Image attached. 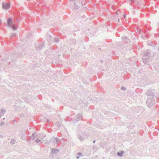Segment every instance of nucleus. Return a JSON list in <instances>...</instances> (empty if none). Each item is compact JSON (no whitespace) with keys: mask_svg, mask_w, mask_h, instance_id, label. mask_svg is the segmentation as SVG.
I'll use <instances>...</instances> for the list:
<instances>
[{"mask_svg":"<svg viewBox=\"0 0 159 159\" xmlns=\"http://www.w3.org/2000/svg\"><path fill=\"white\" fill-rule=\"evenodd\" d=\"M150 52L151 51L148 49L145 50L143 52L142 60L144 64H148L149 61L151 57Z\"/></svg>","mask_w":159,"mask_h":159,"instance_id":"f257e3e1","label":"nucleus"},{"mask_svg":"<svg viewBox=\"0 0 159 159\" xmlns=\"http://www.w3.org/2000/svg\"><path fill=\"white\" fill-rule=\"evenodd\" d=\"M156 102L153 97H148L146 101V104L148 107L151 108L155 104Z\"/></svg>","mask_w":159,"mask_h":159,"instance_id":"f03ea898","label":"nucleus"},{"mask_svg":"<svg viewBox=\"0 0 159 159\" xmlns=\"http://www.w3.org/2000/svg\"><path fill=\"white\" fill-rule=\"evenodd\" d=\"M88 133L86 132L83 131L79 133L78 137L80 141H83L84 139L87 138Z\"/></svg>","mask_w":159,"mask_h":159,"instance_id":"7ed1b4c3","label":"nucleus"},{"mask_svg":"<svg viewBox=\"0 0 159 159\" xmlns=\"http://www.w3.org/2000/svg\"><path fill=\"white\" fill-rule=\"evenodd\" d=\"M156 94L157 92L155 90L152 89L148 90L146 93V94L148 97L153 98Z\"/></svg>","mask_w":159,"mask_h":159,"instance_id":"20e7f679","label":"nucleus"},{"mask_svg":"<svg viewBox=\"0 0 159 159\" xmlns=\"http://www.w3.org/2000/svg\"><path fill=\"white\" fill-rule=\"evenodd\" d=\"M82 115L80 114H78L76 115L75 119L73 120V122L75 123H76L78 121L81 119Z\"/></svg>","mask_w":159,"mask_h":159,"instance_id":"39448f33","label":"nucleus"},{"mask_svg":"<svg viewBox=\"0 0 159 159\" xmlns=\"http://www.w3.org/2000/svg\"><path fill=\"white\" fill-rule=\"evenodd\" d=\"M44 45V43H40L39 44L36 45L35 48L37 50H40L42 49Z\"/></svg>","mask_w":159,"mask_h":159,"instance_id":"423d86ee","label":"nucleus"},{"mask_svg":"<svg viewBox=\"0 0 159 159\" xmlns=\"http://www.w3.org/2000/svg\"><path fill=\"white\" fill-rule=\"evenodd\" d=\"M2 7L5 10L8 9L10 7V5L8 3H2Z\"/></svg>","mask_w":159,"mask_h":159,"instance_id":"0eeeda50","label":"nucleus"},{"mask_svg":"<svg viewBox=\"0 0 159 159\" xmlns=\"http://www.w3.org/2000/svg\"><path fill=\"white\" fill-rule=\"evenodd\" d=\"M12 19L11 18H9L7 20V26L9 27L12 26V25L13 24Z\"/></svg>","mask_w":159,"mask_h":159,"instance_id":"6e6552de","label":"nucleus"},{"mask_svg":"<svg viewBox=\"0 0 159 159\" xmlns=\"http://www.w3.org/2000/svg\"><path fill=\"white\" fill-rule=\"evenodd\" d=\"M37 137V135H35L34 134V133H32V135L31 136H29V138L27 139V140L26 141L27 142H29L30 140L31 139H32V140H34V139L36 138Z\"/></svg>","mask_w":159,"mask_h":159,"instance_id":"1a4fd4ad","label":"nucleus"},{"mask_svg":"<svg viewBox=\"0 0 159 159\" xmlns=\"http://www.w3.org/2000/svg\"><path fill=\"white\" fill-rule=\"evenodd\" d=\"M14 20L17 22H19L21 20L20 17V15H17L14 16Z\"/></svg>","mask_w":159,"mask_h":159,"instance_id":"9d476101","label":"nucleus"},{"mask_svg":"<svg viewBox=\"0 0 159 159\" xmlns=\"http://www.w3.org/2000/svg\"><path fill=\"white\" fill-rule=\"evenodd\" d=\"M60 151L59 150L57 149L52 148L51 150L52 153L56 154Z\"/></svg>","mask_w":159,"mask_h":159,"instance_id":"9b49d317","label":"nucleus"},{"mask_svg":"<svg viewBox=\"0 0 159 159\" xmlns=\"http://www.w3.org/2000/svg\"><path fill=\"white\" fill-rule=\"evenodd\" d=\"M125 153V152L123 150H121L120 152H117L116 154V155L119 156L120 157L123 156V154Z\"/></svg>","mask_w":159,"mask_h":159,"instance_id":"f8f14e48","label":"nucleus"},{"mask_svg":"<svg viewBox=\"0 0 159 159\" xmlns=\"http://www.w3.org/2000/svg\"><path fill=\"white\" fill-rule=\"evenodd\" d=\"M6 111V110L4 108H2L0 110V115H4Z\"/></svg>","mask_w":159,"mask_h":159,"instance_id":"ddd939ff","label":"nucleus"},{"mask_svg":"<svg viewBox=\"0 0 159 159\" xmlns=\"http://www.w3.org/2000/svg\"><path fill=\"white\" fill-rule=\"evenodd\" d=\"M11 28L14 30H16L18 28V26L17 25H15L13 24L12 25V26L11 27Z\"/></svg>","mask_w":159,"mask_h":159,"instance_id":"4468645a","label":"nucleus"},{"mask_svg":"<svg viewBox=\"0 0 159 159\" xmlns=\"http://www.w3.org/2000/svg\"><path fill=\"white\" fill-rule=\"evenodd\" d=\"M47 40L49 42L51 43V42H52V37L51 35H47Z\"/></svg>","mask_w":159,"mask_h":159,"instance_id":"2eb2a0df","label":"nucleus"},{"mask_svg":"<svg viewBox=\"0 0 159 159\" xmlns=\"http://www.w3.org/2000/svg\"><path fill=\"white\" fill-rule=\"evenodd\" d=\"M54 42L55 43H58L60 41L59 39L57 37H55V36L54 37Z\"/></svg>","mask_w":159,"mask_h":159,"instance_id":"dca6fc26","label":"nucleus"},{"mask_svg":"<svg viewBox=\"0 0 159 159\" xmlns=\"http://www.w3.org/2000/svg\"><path fill=\"white\" fill-rule=\"evenodd\" d=\"M83 155L81 152H78L77 153L76 157L78 159L80 156H82Z\"/></svg>","mask_w":159,"mask_h":159,"instance_id":"f3484780","label":"nucleus"},{"mask_svg":"<svg viewBox=\"0 0 159 159\" xmlns=\"http://www.w3.org/2000/svg\"><path fill=\"white\" fill-rule=\"evenodd\" d=\"M74 5L75 8L77 9H79L80 7V6L79 5H77L75 2L74 3Z\"/></svg>","mask_w":159,"mask_h":159,"instance_id":"a211bd4d","label":"nucleus"},{"mask_svg":"<svg viewBox=\"0 0 159 159\" xmlns=\"http://www.w3.org/2000/svg\"><path fill=\"white\" fill-rule=\"evenodd\" d=\"M16 33H11V34L10 36H11V38H12L13 36H16Z\"/></svg>","mask_w":159,"mask_h":159,"instance_id":"6ab92c4d","label":"nucleus"},{"mask_svg":"<svg viewBox=\"0 0 159 159\" xmlns=\"http://www.w3.org/2000/svg\"><path fill=\"white\" fill-rule=\"evenodd\" d=\"M16 140L14 139H11V142L10 143L11 144H14L15 143Z\"/></svg>","mask_w":159,"mask_h":159,"instance_id":"aec40b11","label":"nucleus"},{"mask_svg":"<svg viewBox=\"0 0 159 159\" xmlns=\"http://www.w3.org/2000/svg\"><path fill=\"white\" fill-rule=\"evenodd\" d=\"M5 123L4 122L2 121L1 122H0V126L2 127L3 126L5 125Z\"/></svg>","mask_w":159,"mask_h":159,"instance_id":"412c9836","label":"nucleus"},{"mask_svg":"<svg viewBox=\"0 0 159 159\" xmlns=\"http://www.w3.org/2000/svg\"><path fill=\"white\" fill-rule=\"evenodd\" d=\"M121 39H122V40L124 41V40H126L128 39L126 37H122Z\"/></svg>","mask_w":159,"mask_h":159,"instance_id":"4be33fe9","label":"nucleus"},{"mask_svg":"<svg viewBox=\"0 0 159 159\" xmlns=\"http://www.w3.org/2000/svg\"><path fill=\"white\" fill-rule=\"evenodd\" d=\"M41 141V140L39 139L38 138H37V139H36L35 142L36 143H39Z\"/></svg>","mask_w":159,"mask_h":159,"instance_id":"5701e85b","label":"nucleus"},{"mask_svg":"<svg viewBox=\"0 0 159 159\" xmlns=\"http://www.w3.org/2000/svg\"><path fill=\"white\" fill-rule=\"evenodd\" d=\"M126 40V41L125 42L127 44H129L131 42V41H130V40L128 39Z\"/></svg>","mask_w":159,"mask_h":159,"instance_id":"b1692460","label":"nucleus"},{"mask_svg":"<svg viewBox=\"0 0 159 159\" xmlns=\"http://www.w3.org/2000/svg\"><path fill=\"white\" fill-rule=\"evenodd\" d=\"M72 44H75L76 43V40L75 39H72Z\"/></svg>","mask_w":159,"mask_h":159,"instance_id":"393cba45","label":"nucleus"},{"mask_svg":"<svg viewBox=\"0 0 159 159\" xmlns=\"http://www.w3.org/2000/svg\"><path fill=\"white\" fill-rule=\"evenodd\" d=\"M55 139L56 141L58 143L59 142V139L58 138H55Z\"/></svg>","mask_w":159,"mask_h":159,"instance_id":"a878e982","label":"nucleus"},{"mask_svg":"<svg viewBox=\"0 0 159 159\" xmlns=\"http://www.w3.org/2000/svg\"><path fill=\"white\" fill-rule=\"evenodd\" d=\"M121 89L122 90H124L125 89V87H121Z\"/></svg>","mask_w":159,"mask_h":159,"instance_id":"bb28decb","label":"nucleus"},{"mask_svg":"<svg viewBox=\"0 0 159 159\" xmlns=\"http://www.w3.org/2000/svg\"><path fill=\"white\" fill-rule=\"evenodd\" d=\"M57 126L59 127L60 128V124L59 123H58L57 124Z\"/></svg>","mask_w":159,"mask_h":159,"instance_id":"cd10ccee","label":"nucleus"},{"mask_svg":"<svg viewBox=\"0 0 159 159\" xmlns=\"http://www.w3.org/2000/svg\"><path fill=\"white\" fill-rule=\"evenodd\" d=\"M123 17L124 18H125L126 17V15L125 14H124L123 15Z\"/></svg>","mask_w":159,"mask_h":159,"instance_id":"c85d7f7f","label":"nucleus"},{"mask_svg":"<svg viewBox=\"0 0 159 159\" xmlns=\"http://www.w3.org/2000/svg\"><path fill=\"white\" fill-rule=\"evenodd\" d=\"M158 28L157 29L159 31V22L158 23Z\"/></svg>","mask_w":159,"mask_h":159,"instance_id":"c756f323","label":"nucleus"},{"mask_svg":"<svg viewBox=\"0 0 159 159\" xmlns=\"http://www.w3.org/2000/svg\"><path fill=\"white\" fill-rule=\"evenodd\" d=\"M49 120L48 119L47 120L46 122H49Z\"/></svg>","mask_w":159,"mask_h":159,"instance_id":"7c9ffc66","label":"nucleus"},{"mask_svg":"<svg viewBox=\"0 0 159 159\" xmlns=\"http://www.w3.org/2000/svg\"><path fill=\"white\" fill-rule=\"evenodd\" d=\"M70 2L75 1V0H69Z\"/></svg>","mask_w":159,"mask_h":159,"instance_id":"2f4dec72","label":"nucleus"},{"mask_svg":"<svg viewBox=\"0 0 159 159\" xmlns=\"http://www.w3.org/2000/svg\"><path fill=\"white\" fill-rule=\"evenodd\" d=\"M95 142H96V140H94L93 142V143H95Z\"/></svg>","mask_w":159,"mask_h":159,"instance_id":"473e14b6","label":"nucleus"},{"mask_svg":"<svg viewBox=\"0 0 159 159\" xmlns=\"http://www.w3.org/2000/svg\"><path fill=\"white\" fill-rule=\"evenodd\" d=\"M100 61H101V63L103 62V61L102 60H101Z\"/></svg>","mask_w":159,"mask_h":159,"instance_id":"72a5a7b5","label":"nucleus"},{"mask_svg":"<svg viewBox=\"0 0 159 159\" xmlns=\"http://www.w3.org/2000/svg\"><path fill=\"white\" fill-rule=\"evenodd\" d=\"M2 21L0 19V24L1 23Z\"/></svg>","mask_w":159,"mask_h":159,"instance_id":"f704fd0d","label":"nucleus"},{"mask_svg":"<svg viewBox=\"0 0 159 159\" xmlns=\"http://www.w3.org/2000/svg\"><path fill=\"white\" fill-rule=\"evenodd\" d=\"M152 43H151L150 44V45H151V46H152Z\"/></svg>","mask_w":159,"mask_h":159,"instance_id":"c9c22d12","label":"nucleus"},{"mask_svg":"<svg viewBox=\"0 0 159 159\" xmlns=\"http://www.w3.org/2000/svg\"><path fill=\"white\" fill-rule=\"evenodd\" d=\"M158 51H159V46L158 47Z\"/></svg>","mask_w":159,"mask_h":159,"instance_id":"e433bc0d","label":"nucleus"},{"mask_svg":"<svg viewBox=\"0 0 159 159\" xmlns=\"http://www.w3.org/2000/svg\"><path fill=\"white\" fill-rule=\"evenodd\" d=\"M118 22L120 21V19L119 18L118 19Z\"/></svg>","mask_w":159,"mask_h":159,"instance_id":"4c0bfd02","label":"nucleus"},{"mask_svg":"<svg viewBox=\"0 0 159 159\" xmlns=\"http://www.w3.org/2000/svg\"><path fill=\"white\" fill-rule=\"evenodd\" d=\"M131 2L134 1V0H130Z\"/></svg>","mask_w":159,"mask_h":159,"instance_id":"58836bf2","label":"nucleus"},{"mask_svg":"<svg viewBox=\"0 0 159 159\" xmlns=\"http://www.w3.org/2000/svg\"><path fill=\"white\" fill-rule=\"evenodd\" d=\"M157 99H159V98H158V97H157Z\"/></svg>","mask_w":159,"mask_h":159,"instance_id":"ea45409f","label":"nucleus"},{"mask_svg":"<svg viewBox=\"0 0 159 159\" xmlns=\"http://www.w3.org/2000/svg\"><path fill=\"white\" fill-rule=\"evenodd\" d=\"M2 115H0V118L1 117V116H2Z\"/></svg>","mask_w":159,"mask_h":159,"instance_id":"a19ab883","label":"nucleus"},{"mask_svg":"<svg viewBox=\"0 0 159 159\" xmlns=\"http://www.w3.org/2000/svg\"><path fill=\"white\" fill-rule=\"evenodd\" d=\"M98 49L99 50H101V48H99Z\"/></svg>","mask_w":159,"mask_h":159,"instance_id":"79ce46f5","label":"nucleus"},{"mask_svg":"<svg viewBox=\"0 0 159 159\" xmlns=\"http://www.w3.org/2000/svg\"><path fill=\"white\" fill-rule=\"evenodd\" d=\"M142 108L143 109V110H144V108L143 107Z\"/></svg>","mask_w":159,"mask_h":159,"instance_id":"37998d69","label":"nucleus"},{"mask_svg":"<svg viewBox=\"0 0 159 159\" xmlns=\"http://www.w3.org/2000/svg\"><path fill=\"white\" fill-rule=\"evenodd\" d=\"M5 119V118H3V120H4Z\"/></svg>","mask_w":159,"mask_h":159,"instance_id":"c03bdc74","label":"nucleus"},{"mask_svg":"<svg viewBox=\"0 0 159 159\" xmlns=\"http://www.w3.org/2000/svg\"><path fill=\"white\" fill-rule=\"evenodd\" d=\"M139 71L140 72H141L140 70H139Z\"/></svg>","mask_w":159,"mask_h":159,"instance_id":"a18cd8bd","label":"nucleus"},{"mask_svg":"<svg viewBox=\"0 0 159 159\" xmlns=\"http://www.w3.org/2000/svg\"><path fill=\"white\" fill-rule=\"evenodd\" d=\"M139 71L140 72H141L140 70H139Z\"/></svg>","mask_w":159,"mask_h":159,"instance_id":"49530a36","label":"nucleus"},{"mask_svg":"<svg viewBox=\"0 0 159 159\" xmlns=\"http://www.w3.org/2000/svg\"><path fill=\"white\" fill-rule=\"evenodd\" d=\"M81 3L82 4V5H83L82 2H81Z\"/></svg>","mask_w":159,"mask_h":159,"instance_id":"de8ad7c7","label":"nucleus"}]
</instances>
